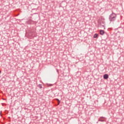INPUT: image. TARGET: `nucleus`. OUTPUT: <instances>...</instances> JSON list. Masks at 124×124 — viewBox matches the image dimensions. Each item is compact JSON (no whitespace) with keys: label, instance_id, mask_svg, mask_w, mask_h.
Listing matches in <instances>:
<instances>
[{"label":"nucleus","instance_id":"obj_1","mask_svg":"<svg viewBox=\"0 0 124 124\" xmlns=\"http://www.w3.org/2000/svg\"><path fill=\"white\" fill-rule=\"evenodd\" d=\"M116 18L117 15L112 12V14L109 16V21L110 22H114V21L116 20Z\"/></svg>","mask_w":124,"mask_h":124},{"label":"nucleus","instance_id":"obj_2","mask_svg":"<svg viewBox=\"0 0 124 124\" xmlns=\"http://www.w3.org/2000/svg\"><path fill=\"white\" fill-rule=\"evenodd\" d=\"M105 118L101 117L99 118L98 121L99 122H105Z\"/></svg>","mask_w":124,"mask_h":124},{"label":"nucleus","instance_id":"obj_3","mask_svg":"<svg viewBox=\"0 0 124 124\" xmlns=\"http://www.w3.org/2000/svg\"><path fill=\"white\" fill-rule=\"evenodd\" d=\"M103 77H104V79H107L108 78H109V76H108V75H107V74H105V75H104Z\"/></svg>","mask_w":124,"mask_h":124},{"label":"nucleus","instance_id":"obj_4","mask_svg":"<svg viewBox=\"0 0 124 124\" xmlns=\"http://www.w3.org/2000/svg\"><path fill=\"white\" fill-rule=\"evenodd\" d=\"M100 34L101 35H103V34H104V31H103V30H100Z\"/></svg>","mask_w":124,"mask_h":124},{"label":"nucleus","instance_id":"obj_5","mask_svg":"<svg viewBox=\"0 0 124 124\" xmlns=\"http://www.w3.org/2000/svg\"><path fill=\"white\" fill-rule=\"evenodd\" d=\"M97 36H98V34L95 33V34H94V35L93 36V38H97Z\"/></svg>","mask_w":124,"mask_h":124},{"label":"nucleus","instance_id":"obj_6","mask_svg":"<svg viewBox=\"0 0 124 124\" xmlns=\"http://www.w3.org/2000/svg\"><path fill=\"white\" fill-rule=\"evenodd\" d=\"M56 100L58 101V105H60V103H61V101H60V100H59V99H56Z\"/></svg>","mask_w":124,"mask_h":124},{"label":"nucleus","instance_id":"obj_7","mask_svg":"<svg viewBox=\"0 0 124 124\" xmlns=\"http://www.w3.org/2000/svg\"><path fill=\"white\" fill-rule=\"evenodd\" d=\"M38 87L40 88V89H42V85L39 84L38 85Z\"/></svg>","mask_w":124,"mask_h":124},{"label":"nucleus","instance_id":"obj_8","mask_svg":"<svg viewBox=\"0 0 124 124\" xmlns=\"http://www.w3.org/2000/svg\"><path fill=\"white\" fill-rule=\"evenodd\" d=\"M1 72L0 71V74L1 73Z\"/></svg>","mask_w":124,"mask_h":124}]
</instances>
